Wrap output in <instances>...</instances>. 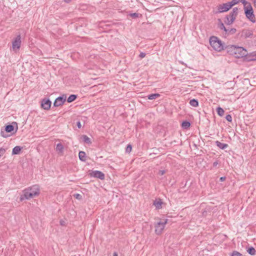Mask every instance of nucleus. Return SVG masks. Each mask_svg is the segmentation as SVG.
Wrapping results in <instances>:
<instances>
[{"label": "nucleus", "mask_w": 256, "mask_h": 256, "mask_svg": "<svg viewBox=\"0 0 256 256\" xmlns=\"http://www.w3.org/2000/svg\"><path fill=\"white\" fill-rule=\"evenodd\" d=\"M231 256H242V254L238 251L234 250L232 252Z\"/></svg>", "instance_id": "nucleus-32"}, {"label": "nucleus", "mask_w": 256, "mask_h": 256, "mask_svg": "<svg viewBox=\"0 0 256 256\" xmlns=\"http://www.w3.org/2000/svg\"><path fill=\"white\" fill-rule=\"evenodd\" d=\"M22 150V147H21L20 146H16L12 149V154L16 155V154H20Z\"/></svg>", "instance_id": "nucleus-17"}, {"label": "nucleus", "mask_w": 256, "mask_h": 256, "mask_svg": "<svg viewBox=\"0 0 256 256\" xmlns=\"http://www.w3.org/2000/svg\"><path fill=\"white\" fill-rule=\"evenodd\" d=\"M0 135L3 138H7L8 136V135H7L5 134L4 131H3L2 130H1V132H0Z\"/></svg>", "instance_id": "nucleus-37"}, {"label": "nucleus", "mask_w": 256, "mask_h": 256, "mask_svg": "<svg viewBox=\"0 0 256 256\" xmlns=\"http://www.w3.org/2000/svg\"><path fill=\"white\" fill-rule=\"evenodd\" d=\"M190 106H194V107H197L198 106V100L193 98L190 101Z\"/></svg>", "instance_id": "nucleus-25"}, {"label": "nucleus", "mask_w": 256, "mask_h": 256, "mask_svg": "<svg viewBox=\"0 0 256 256\" xmlns=\"http://www.w3.org/2000/svg\"><path fill=\"white\" fill-rule=\"evenodd\" d=\"M226 119L229 122H231L232 121V117L230 114H227L226 116Z\"/></svg>", "instance_id": "nucleus-35"}, {"label": "nucleus", "mask_w": 256, "mask_h": 256, "mask_svg": "<svg viewBox=\"0 0 256 256\" xmlns=\"http://www.w3.org/2000/svg\"><path fill=\"white\" fill-rule=\"evenodd\" d=\"M6 150L2 148H0V158L4 154Z\"/></svg>", "instance_id": "nucleus-36"}, {"label": "nucleus", "mask_w": 256, "mask_h": 256, "mask_svg": "<svg viewBox=\"0 0 256 256\" xmlns=\"http://www.w3.org/2000/svg\"><path fill=\"white\" fill-rule=\"evenodd\" d=\"M218 164V161L216 160V161L214 162H213L212 166L214 167H216L217 166Z\"/></svg>", "instance_id": "nucleus-43"}, {"label": "nucleus", "mask_w": 256, "mask_h": 256, "mask_svg": "<svg viewBox=\"0 0 256 256\" xmlns=\"http://www.w3.org/2000/svg\"><path fill=\"white\" fill-rule=\"evenodd\" d=\"M218 21L220 22L219 24H218V28L220 29V30H224V32H226V28L224 26V24L221 21L220 19H218Z\"/></svg>", "instance_id": "nucleus-28"}, {"label": "nucleus", "mask_w": 256, "mask_h": 256, "mask_svg": "<svg viewBox=\"0 0 256 256\" xmlns=\"http://www.w3.org/2000/svg\"><path fill=\"white\" fill-rule=\"evenodd\" d=\"M207 212L206 210H204L202 212L203 216H206V215Z\"/></svg>", "instance_id": "nucleus-45"}, {"label": "nucleus", "mask_w": 256, "mask_h": 256, "mask_svg": "<svg viewBox=\"0 0 256 256\" xmlns=\"http://www.w3.org/2000/svg\"><path fill=\"white\" fill-rule=\"evenodd\" d=\"M132 145L130 144H128V146H126V152H128V153H130L132 151Z\"/></svg>", "instance_id": "nucleus-30"}, {"label": "nucleus", "mask_w": 256, "mask_h": 256, "mask_svg": "<svg viewBox=\"0 0 256 256\" xmlns=\"http://www.w3.org/2000/svg\"><path fill=\"white\" fill-rule=\"evenodd\" d=\"M191 124L189 121L184 120L182 123L181 126L184 130H187L190 126Z\"/></svg>", "instance_id": "nucleus-19"}, {"label": "nucleus", "mask_w": 256, "mask_h": 256, "mask_svg": "<svg viewBox=\"0 0 256 256\" xmlns=\"http://www.w3.org/2000/svg\"><path fill=\"white\" fill-rule=\"evenodd\" d=\"M168 219H164L155 224V232L156 234L160 235L164 230L166 224L168 222Z\"/></svg>", "instance_id": "nucleus-5"}, {"label": "nucleus", "mask_w": 256, "mask_h": 256, "mask_svg": "<svg viewBox=\"0 0 256 256\" xmlns=\"http://www.w3.org/2000/svg\"><path fill=\"white\" fill-rule=\"evenodd\" d=\"M74 196L78 200H82V196L79 194H74Z\"/></svg>", "instance_id": "nucleus-34"}, {"label": "nucleus", "mask_w": 256, "mask_h": 256, "mask_svg": "<svg viewBox=\"0 0 256 256\" xmlns=\"http://www.w3.org/2000/svg\"><path fill=\"white\" fill-rule=\"evenodd\" d=\"M186 186V184H184V186H183V188H184L185 186Z\"/></svg>", "instance_id": "nucleus-50"}, {"label": "nucleus", "mask_w": 256, "mask_h": 256, "mask_svg": "<svg viewBox=\"0 0 256 256\" xmlns=\"http://www.w3.org/2000/svg\"><path fill=\"white\" fill-rule=\"evenodd\" d=\"M72 1V0H64V2H66V3H70V2Z\"/></svg>", "instance_id": "nucleus-46"}, {"label": "nucleus", "mask_w": 256, "mask_h": 256, "mask_svg": "<svg viewBox=\"0 0 256 256\" xmlns=\"http://www.w3.org/2000/svg\"><path fill=\"white\" fill-rule=\"evenodd\" d=\"M163 202L161 199H156L153 202V204L155 206L156 208L160 210L162 208V204Z\"/></svg>", "instance_id": "nucleus-15"}, {"label": "nucleus", "mask_w": 256, "mask_h": 256, "mask_svg": "<svg viewBox=\"0 0 256 256\" xmlns=\"http://www.w3.org/2000/svg\"><path fill=\"white\" fill-rule=\"evenodd\" d=\"M244 10L246 17L252 22H255V16L254 14V10L251 4H248V7L244 8Z\"/></svg>", "instance_id": "nucleus-4"}, {"label": "nucleus", "mask_w": 256, "mask_h": 256, "mask_svg": "<svg viewBox=\"0 0 256 256\" xmlns=\"http://www.w3.org/2000/svg\"><path fill=\"white\" fill-rule=\"evenodd\" d=\"M253 58L252 59H251V60H256V52L255 53V54L253 56Z\"/></svg>", "instance_id": "nucleus-44"}, {"label": "nucleus", "mask_w": 256, "mask_h": 256, "mask_svg": "<svg viewBox=\"0 0 256 256\" xmlns=\"http://www.w3.org/2000/svg\"><path fill=\"white\" fill-rule=\"evenodd\" d=\"M236 46L235 45H228L224 46V50H226V52L230 55L234 56L235 57V50Z\"/></svg>", "instance_id": "nucleus-13"}, {"label": "nucleus", "mask_w": 256, "mask_h": 256, "mask_svg": "<svg viewBox=\"0 0 256 256\" xmlns=\"http://www.w3.org/2000/svg\"><path fill=\"white\" fill-rule=\"evenodd\" d=\"M160 96V94H152L148 96V98L150 100H156Z\"/></svg>", "instance_id": "nucleus-23"}, {"label": "nucleus", "mask_w": 256, "mask_h": 256, "mask_svg": "<svg viewBox=\"0 0 256 256\" xmlns=\"http://www.w3.org/2000/svg\"><path fill=\"white\" fill-rule=\"evenodd\" d=\"M60 224L61 226H64L66 224V222H65V221H64L63 220H60Z\"/></svg>", "instance_id": "nucleus-41"}, {"label": "nucleus", "mask_w": 256, "mask_h": 256, "mask_svg": "<svg viewBox=\"0 0 256 256\" xmlns=\"http://www.w3.org/2000/svg\"><path fill=\"white\" fill-rule=\"evenodd\" d=\"M216 112L218 116H222L224 114V111L222 108L220 107H218L216 108Z\"/></svg>", "instance_id": "nucleus-27"}, {"label": "nucleus", "mask_w": 256, "mask_h": 256, "mask_svg": "<svg viewBox=\"0 0 256 256\" xmlns=\"http://www.w3.org/2000/svg\"><path fill=\"white\" fill-rule=\"evenodd\" d=\"M14 126H16L15 132H16L18 129V124L16 122H14L11 124L6 126L5 131L6 132H12L14 131Z\"/></svg>", "instance_id": "nucleus-11"}, {"label": "nucleus", "mask_w": 256, "mask_h": 256, "mask_svg": "<svg viewBox=\"0 0 256 256\" xmlns=\"http://www.w3.org/2000/svg\"><path fill=\"white\" fill-rule=\"evenodd\" d=\"M226 176H222L220 178V182H222L226 180Z\"/></svg>", "instance_id": "nucleus-42"}, {"label": "nucleus", "mask_w": 256, "mask_h": 256, "mask_svg": "<svg viewBox=\"0 0 256 256\" xmlns=\"http://www.w3.org/2000/svg\"><path fill=\"white\" fill-rule=\"evenodd\" d=\"M238 13V8H234L230 14L226 16V20L224 21L225 23L228 25L232 24L234 21Z\"/></svg>", "instance_id": "nucleus-3"}, {"label": "nucleus", "mask_w": 256, "mask_h": 256, "mask_svg": "<svg viewBox=\"0 0 256 256\" xmlns=\"http://www.w3.org/2000/svg\"><path fill=\"white\" fill-rule=\"evenodd\" d=\"M166 172L164 170H160L158 172V174L160 176H162L165 174Z\"/></svg>", "instance_id": "nucleus-40"}, {"label": "nucleus", "mask_w": 256, "mask_h": 256, "mask_svg": "<svg viewBox=\"0 0 256 256\" xmlns=\"http://www.w3.org/2000/svg\"><path fill=\"white\" fill-rule=\"evenodd\" d=\"M248 54L247 50L242 47L236 46L235 50V57L237 58H243Z\"/></svg>", "instance_id": "nucleus-6"}, {"label": "nucleus", "mask_w": 256, "mask_h": 256, "mask_svg": "<svg viewBox=\"0 0 256 256\" xmlns=\"http://www.w3.org/2000/svg\"><path fill=\"white\" fill-rule=\"evenodd\" d=\"M182 188H180L179 190V192H181L180 190H181Z\"/></svg>", "instance_id": "nucleus-49"}, {"label": "nucleus", "mask_w": 256, "mask_h": 256, "mask_svg": "<svg viewBox=\"0 0 256 256\" xmlns=\"http://www.w3.org/2000/svg\"><path fill=\"white\" fill-rule=\"evenodd\" d=\"M90 176L96 178H100L101 180H104L105 178L104 174L99 170H94L90 174Z\"/></svg>", "instance_id": "nucleus-10"}, {"label": "nucleus", "mask_w": 256, "mask_h": 256, "mask_svg": "<svg viewBox=\"0 0 256 256\" xmlns=\"http://www.w3.org/2000/svg\"><path fill=\"white\" fill-rule=\"evenodd\" d=\"M138 14L136 12L132 13L130 14V16L134 18H136L138 17Z\"/></svg>", "instance_id": "nucleus-33"}, {"label": "nucleus", "mask_w": 256, "mask_h": 256, "mask_svg": "<svg viewBox=\"0 0 256 256\" xmlns=\"http://www.w3.org/2000/svg\"><path fill=\"white\" fill-rule=\"evenodd\" d=\"M253 35V32L250 30H243L241 32V37L246 38H252Z\"/></svg>", "instance_id": "nucleus-14"}, {"label": "nucleus", "mask_w": 256, "mask_h": 256, "mask_svg": "<svg viewBox=\"0 0 256 256\" xmlns=\"http://www.w3.org/2000/svg\"><path fill=\"white\" fill-rule=\"evenodd\" d=\"M240 1L244 4V8L248 7V4H250V2H248L246 0H240Z\"/></svg>", "instance_id": "nucleus-31"}, {"label": "nucleus", "mask_w": 256, "mask_h": 256, "mask_svg": "<svg viewBox=\"0 0 256 256\" xmlns=\"http://www.w3.org/2000/svg\"><path fill=\"white\" fill-rule=\"evenodd\" d=\"M76 126L78 128H82V124L80 121H78L76 122Z\"/></svg>", "instance_id": "nucleus-39"}, {"label": "nucleus", "mask_w": 256, "mask_h": 256, "mask_svg": "<svg viewBox=\"0 0 256 256\" xmlns=\"http://www.w3.org/2000/svg\"><path fill=\"white\" fill-rule=\"evenodd\" d=\"M232 6L228 2L223 4H220L218 6V10L219 12H224L228 11L232 8Z\"/></svg>", "instance_id": "nucleus-9"}, {"label": "nucleus", "mask_w": 256, "mask_h": 256, "mask_svg": "<svg viewBox=\"0 0 256 256\" xmlns=\"http://www.w3.org/2000/svg\"><path fill=\"white\" fill-rule=\"evenodd\" d=\"M215 144L216 146L221 150H224L228 146V144L222 143L218 140H216V142H215Z\"/></svg>", "instance_id": "nucleus-16"}, {"label": "nucleus", "mask_w": 256, "mask_h": 256, "mask_svg": "<svg viewBox=\"0 0 256 256\" xmlns=\"http://www.w3.org/2000/svg\"><path fill=\"white\" fill-rule=\"evenodd\" d=\"M236 32V30L235 28H226V34H233Z\"/></svg>", "instance_id": "nucleus-26"}, {"label": "nucleus", "mask_w": 256, "mask_h": 256, "mask_svg": "<svg viewBox=\"0 0 256 256\" xmlns=\"http://www.w3.org/2000/svg\"><path fill=\"white\" fill-rule=\"evenodd\" d=\"M240 2V0H232L231 2H228V4L232 7L235 4H238Z\"/></svg>", "instance_id": "nucleus-29"}, {"label": "nucleus", "mask_w": 256, "mask_h": 256, "mask_svg": "<svg viewBox=\"0 0 256 256\" xmlns=\"http://www.w3.org/2000/svg\"><path fill=\"white\" fill-rule=\"evenodd\" d=\"M22 194L20 196V200L22 202L24 200H30L34 196L40 194V188L38 185H34L22 190Z\"/></svg>", "instance_id": "nucleus-1"}, {"label": "nucleus", "mask_w": 256, "mask_h": 256, "mask_svg": "<svg viewBox=\"0 0 256 256\" xmlns=\"http://www.w3.org/2000/svg\"><path fill=\"white\" fill-rule=\"evenodd\" d=\"M78 157L80 160L82 162L86 161V152L84 151H80L78 153Z\"/></svg>", "instance_id": "nucleus-21"}, {"label": "nucleus", "mask_w": 256, "mask_h": 256, "mask_svg": "<svg viewBox=\"0 0 256 256\" xmlns=\"http://www.w3.org/2000/svg\"><path fill=\"white\" fill-rule=\"evenodd\" d=\"M64 147V146L61 144H58L56 146V151L59 154H63Z\"/></svg>", "instance_id": "nucleus-20"}, {"label": "nucleus", "mask_w": 256, "mask_h": 256, "mask_svg": "<svg viewBox=\"0 0 256 256\" xmlns=\"http://www.w3.org/2000/svg\"><path fill=\"white\" fill-rule=\"evenodd\" d=\"M114 256H118V254L116 252H114Z\"/></svg>", "instance_id": "nucleus-47"}, {"label": "nucleus", "mask_w": 256, "mask_h": 256, "mask_svg": "<svg viewBox=\"0 0 256 256\" xmlns=\"http://www.w3.org/2000/svg\"><path fill=\"white\" fill-rule=\"evenodd\" d=\"M78 98V96L76 94H70L67 99V102L68 103H70L74 101L76 98Z\"/></svg>", "instance_id": "nucleus-22"}, {"label": "nucleus", "mask_w": 256, "mask_h": 256, "mask_svg": "<svg viewBox=\"0 0 256 256\" xmlns=\"http://www.w3.org/2000/svg\"><path fill=\"white\" fill-rule=\"evenodd\" d=\"M66 94H62L56 98L54 102V106L58 107L62 106L66 102Z\"/></svg>", "instance_id": "nucleus-7"}, {"label": "nucleus", "mask_w": 256, "mask_h": 256, "mask_svg": "<svg viewBox=\"0 0 256 256\" xmlns=\"http://www.w3.org/2000/svg\"><path fill=\"white\" fill-rule=\"evenodd\" d=\"M247 252L251 256H254L256 254V250L252 246L249 247L247 248Z\"/></svg>", "instance_id": "nucleus-24"}, {"label": "nucleus", "mask_w": 256, "mask_h": 256, "mask_svg": "<svg viewBox=\"0 0 256 256\" xmlns=\"http://www.w3.org/2000/svg\"><path fill=\"white\" fill-rule=\"evenodd\" d=\"M20 35H18L14 38V40L12 42V48L14 50H18L20 47L21 44V40H20Z\"/></svg>", "instance_id": "nucleus-12"}, {"label": "nucleus", "mask_w": 256, "mask_h": 256, "mask_svg": "<svg viewBox=\"0 0 256 256\" xmlns=\"http://www.w3.org/2000/svg\"><path fill=\"white\" fill-rule=\"evenodd\" d=\"M211 46L216 51L220 52L224 50V44L216 36H212L210 38Z\"/></svg>", "instance_id": "nucleus-2"}, {"label": "nucleus", "mask_w": 256, "mask_h": 256, "mask_svg": "<svg viewBox=\"0 0 256 256\" xmlns=\"http://www.w3.org/2000/svg\"><path fill=\"white\" fill-rule=\"evenodd\" d=\"M254 6L256 7V0H254Z\"/></svg>", "instance_id": "nucleus-48"}, {"label": "nucleus", "mask_w": 256, "mask_h": 256, "mask_svg": "<svg viewBox=\"0 0 256 256\" xmlns=\"http://www.w3.org/2000/svg\"><path fill=\"white\" fill-rule=\"evenodd\" d=\"M146 55V53L141 52L139 55V57L140 58H144V57H145Z\"/></svg>", "instance_id": "nucleus-38"}, {"label": "nucleus", "mask_w": 256, "mask_h": 256, "mask_svg": "<svg viewBox=\"0 0 256 256\" xmlns=\"http://www.w3.org/2000/svg\"><path fill=\"white\" fill-rule=\"evenodd\" d=\"M52 105V102L49 98H43L41 100L40 106L42 108L45 110H49Z\"/></svg>", "instance_id": "nucleus-8"}, {"label": "nucleus", "mask_w": 256, "mask_h": 256, "mask_svg": "<svg viewBox=\"0 0 256 256\" xmlns=\"http://www.w3.org/2000/svg\"><path fill=\"white\" fill-rule=\"evenodd\" d=\"M80 138L84 143L88 144H92V141L86 135H82Z\"/></svg>", "instance_id": "nucleus-18"}]
</instances>
